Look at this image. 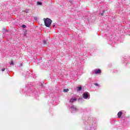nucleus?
Returning a JSON list of instances; mask_svg holds the SVG:
<instances>
[{
	"label": "nucleus",
	"instance_id": "16",
	"mask_svg": "<svg viewBox=\"0 0 130 130\" xmlns=\"http://www.w3.org/2000/svg\"><path fill=\"white\" fill-rule=\"evenodd\" d=\"M27 35V34L26 33H25L23 35V36H26Z\"/></svg>",
	"mask_w": 130,
	"mask_h": 130
},
{
	"label": "nucleus",
	"instance_id": "13",
	"mask_svg": "<svg viewBox=\"0 0 130 130\" xmlns=\"http://www.w3.org/2000/svg\"><path fill=\"white\" fill-rule=\"evenodd\" d=\"M2 72H5V71H6V68H3L2 69Z\"/></svg>",
	"mask_w": 130,
	"mask_h": 130
},
{
	"label": "nucleus",
	"instance_id": "8",
	"mask_svg": "<svg viewBox=\"0 0 130 130\" xmlns=\"http://www.w3.org/2000/svg\"><path fill=\"white\" fill-rule=\"evenodd\" d=\"M69 89H63V92H64V93H67V92H69Z\"/></svg>",
	"mask_w": 130,
	"mask_h": 130
},
{
	"label": "nucleus",
	"instance_id": "12",
	"mask_svg": "<svg viewBox=\"0 0 130 130\" xmlns=\"http://www.w3.org/2000/svg\"><path fill=\"white\" fill-rule=\"evenodd\" d=\"M43 43H44V44H46V43H47L46 41V40H44L43 41Z\"/></svg>",
	"mask_w": 130,
	"mask_h": 130
},
{
	"label": "nucleus",
	"instance_id": "9",
	"mask_svg": "<svg viewBox=\"0 0 130 130\" xmlns=\"http://www.w3.org/2000/svg\"><path fill=\"white\" fill-rule=\"evenodd\" d=\"M37 5H40V6H41V5H42V3L41 2H38Z\"/></svg>",
	"mask_w": 130,
	"mask_h": 130
},
{
	"label": "nucleus",
	"instance_id": "1",
	"mask_svg": "<svg viewBox=\"0 0 130 130\" xmlns=\"http://www.w3.org/2000/svg\"><path fill=\"white\" fill-rule=\"evenodd\" d=\"M44 23H45V26H46V27H50V25H51V23H52V20H51V19L47 18H44Z\"/></svg>",
	"mask_w": 130,
	"mask_h": 130
},
{
	"label": "nucleus",
	"instance_id": "3",
	"mask_svg": "<svg viewBox=\"0 0 130 130\" xmlns=\"http://www.w3.org/2000/svg\"><path fill=\"white\" fill-rule=\"evenodd\" d=\"M71 112H75V111H77V110H78V109H77L75 106H71Z\"/></svg>",
	"mask_w": 130,
	"mask_h": 130
},
{
	"label": "nucleus",
	"instance_id": "7",
	"mask_svg": "<svg viewBox=\"0 0 130 130\" xmlns=\"http://www.w3.org/2000/svg\"><path fill=\"white\" fill-rule=\"evenodd\" d=\"M118 118H120L121 117V116L122 115V112H119L117 114Z\"/></svg>",
	"mask_w": 130,
	"mask_h": 130
},
{
	"label": "nucleus",
	"instance_id": "11",
	"mask_svg": "<svg viewBox=\"0 0 130 130\" xmlns=\"http://www.w3.org/2000/svg\"><path fill=\"white\" fill-rule=\"evenodd\" d=\"M22 28H26V25L25 24H23L22 26Z\"/></svg>",
	"mask_w": 130,
	"mask_h": 130
},
{
	"label": "nucleus",
	"instance_id": "5",
	"mask_svg": "<svg viewBox=\"0 0 130 130\" xmlns=\"http://www.w3.org/2000/svg\"><path fill=\"white\" fill-rule=\"evenodd\" d=\"M75 101H77V98H72L70 100V103H74V102H75Z\"/></svg>",
	"mask_w": 130,
	"mask_h": 130
},
{
	"label": "nucleus",
	"instance_id": "15",
	"mask_svg": "<svg viewBox=\"0 0 130 130\" xmlns=\"http://www.w3.org/2000/svg\"><path fill=\"white\" fill-rule=\"evenodd\" d=\"M104 14V11H103V13H101V16H103Z\"/></svg>",
	"mask_w": 130,
	"mask_h": 130
},
{
	"label": "nucleus",
	"instance_id": "2",
	"mask_svg": "<svg viewBox=\"0 0 130 130\" xmlns=\"http://www.w3.org/2000/svg\"><path fill=\"white\" fill-rule=\"evenodd\" d=\"M101 73V70L100 69H95L92 71V74L98 75Z\"/></svg>",
	"mask_w": 130,
	"mask_h": 130
},
{
	"label": "nucleus",
	"instance_id": "17",
	"mask_svg": "<svg viewBox=\"0 0 130 130\" xmlns=\"http://www.w3.org/2000/svg\"><path fill=\"white\" fill-rule=\"evenodd\" d=\"M4 30H5V31H7V30H6V29H5V28H4Z\"/></svg>",
	"mask_w": 130,
	"mask_h": 130
},
{
	"label": "nucleus",
	"instance_id": "4",
	"mask_svg": "<svg viewBox=\"0 0 130 130\" xmlns=\"http://www.w3.org/2000/svg\"><path fill=\"white\" fill-rule=\"evenodd\" d=\"M83 98L84 99H87V98L89 97V93L88 92H85L83 93Z\"/></svg>",
	"mask_w": 130,
	"mask_h": 130
},
{
	"label": "nucleus",
	"instance_id": "10",
	"mask_svg": "<svg viewBox=\"0 0 130 130\" xmlns=\"http://www.w3.org/2000/svg\"><path fill=\"white\" fill-rule=\"evenodd\" d=\"M94 85H95L96 87H99V84H98V83H94Z\"/></svg>",
	"mask_w": 130,
	"mask_h": 130
},
{
	"label": "nucleus",
	"instance_id": "14",
	"mask_svg": "<svg viewBox=\"0 0 130 130\" xmlns=\"http://www.w3.org/2000/svg\"><path fill=\"white\" fill-rule=\"evenodd\" d=\"M10 64H14V62L12 61L10 63Z\"/></svg>",
	"mask_w": 130,
	"mask_h": 130
},
{
	"label": "nucleus",
	"instance_id": "6",
	"mask_svg": "<svg viewBox=\"0 0 130 130\" xmlns=\"http://www.w3.org/2000/svg\"><path fill=\"white\" fill-rule=\"evenodd\" d=\"M82 90V86L80 85L79 86L77 87V92H80Z\"/></svg>",
	"mask_w": 130,
	"mask_h": 130
}]
</instances>
